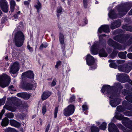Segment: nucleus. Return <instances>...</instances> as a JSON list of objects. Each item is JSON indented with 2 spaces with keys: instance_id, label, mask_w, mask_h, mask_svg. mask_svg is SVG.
Masks as SVG:
<instances>
[{
  "instance_id": "nucleus-47",
  "label": "nucleus",
  "mask_w": 132,
  "mask_h": 132,
  "mask_svg": "<svg viewBox=\"0 0 132 132\" xmlns=\"http://www.w3.org/2000/svg\"><path fill=\"white\" fill-rule=\"evenodd\" d=\"M115 85L117 87H118L120 89L122 88V87L121 86V84L119 83H115Z\"/></svg>"
},
{
  "instance_id": "nucleus-40",
  "label": "nucleus",
  "mask_w": 132,
  "mask_h": 132,
  "mask_svg": "<svg viewBox=\"0 0 132 132\" xmlns=\"http://www.w3.org/2000/svg\"><path fill=\"white\" fill-rule=\"evenodd\" d=\"M6 116L7 117L9 118H13L14 114L12 113H8L6 114Z\"/></svg>"
},
{
  "instance_id": "nucleus-61",
  "label": "nucleus",
  "mask_w": 132,
  "mask_h": 132,
  "mask_svg": "<svg viewBox=\"0 0 132 132\" xmlns=\"http://www.w3.org/2000/svg\"><path fill=\"white\" fill-rule=\"evenodd\" d=\"M129 10V9L126 10H122V12H125L126 13H127V12Z\"/></svg>"
},
{
  "instance_id": "nucleus-22",
  "label": "nucleus",
  "mask_w": 132,
  "mask_h": 132,
  "mask_svg": "<svg viewBox=\"0 0 132 132\" xmlns=\"http://www.w3.org/2000/svg\"><path fill=\"white\" fill-rule=\"evenodd\" d=\"M9 123V119L7 118H5L2 120L1 125L2 126L5 127L8 125Z\"/></svg>"
},
{
  "instance_id": "nucleus-30",
  "label": "nucleus",
  "mask_w": 132,
  "mask_h": 132,
  "mask_svg": "<svg viewBox=\"0 0 132 132\" xmlns=\"http://www.w3.org/2000/svg\"><path fill=\"white\" fill-rule=\"evenodd\" d=\"M123 112V114L125 116H132V112L125 110Z\"/></svg>"
},
{
  "instance_id": "nucleus-12",
  "label": "nucleus",
  "mask_w": 132,
  "mask_h": 132,
  "mask_svg": "<svg viewBox=\"0 0 132 132\" xmlns=\"http://www.w3.org/2000/svg\"><path fill=\"white\" fill-rule=\"evenodd\" d=\"M22 77V78H27L30 79H33L34 78V74L31 71H29L23 73Z\"/></svg>"
},
{
  "instance_id": "nucleus-21",
  "label": "nucleus",
  "mask_w": 132,
  "mask_h": 132,
  "mask_svg": "<svg viewBox=\"0 0 132 132\" xmlns=\"http://www.w3.org/2000/svg\"><path fill=\"white\" fill-rule=\"evenodd\" d=\"M4 108L12 112L14 111L16 109L15 107L10 106L7 105H5L4 106Z\"/></svg>"
},
{
  "instance_id": "nucleus-4",
  "label": "nucleus",
  "mask_w": 132,
  "mask_h": 132,
  "mask_svg": "<svg viewBox=\"0 0 132 132\" xmlns=\"http://www.w3.org/2000/svg\"><path fill=\"white\" fill-rule=\"evenodd\" d=\"M11 81L10 77L5 74H3L0 76V86L4 88L9 84Z\"/></svg>"
},
{
  "instance_id": "nucleus-39",
  "label": "nucleus",
  "mask_w": 132,
  "mask_h": 132,
  "mask_svg": "<svg viewBox=\"0 0 132 132\" xmlns=\"http://www.w3.org/2000/svg\"><path fill=\"white\" fill-rule=\"evenodd\" d=\"M126 99L129 102L132 103V96L128 95L126 97Z\"/></svg>"
},
{
  "instance_id": "nucleus-2",
  "label": "nucleus",
  "mask_w": 132,
  "mask_h": 132,
  "mask_svg": "<svg viewBox=\"0 0 132 132\" xmlns=\"http://www.w3.org/2000/svg\"><path fill=\"white\" fill-rule=\"evenodd\" d=\"M90 51L92 54L95 55L99 53V56L101 57H105L107 56V54L103 49L100 50L97 43H95L91 46Z\"/></svg>"
},
{
  "instance_id": "nucleus-33",
  "label": "nucleus",
  "mask_w": 132,
  "mask_h": 132,
  "mask_svg": "<svg viewBox=\"0 0 132 132\" xmlns=\"http://www.w3.org/2000/svg\"><path fill=\"white\" fill-rule=\"evenodd\" d=\"M117 110L119 112H123L125 110V109L122 106H118L117 108Z\"/></svg>"
},
{
  "instance_id": "nucleus-57",
  "label": "nucleus",
  "mask_w": 132,
  "mask_h": 132,
  "mask_svg": "<svg viewBox=\"0 0 132 132\" xmlns=\"http://www.w3.org/2000/svg\"><path fill=\"white\" fill-rule=\"evenodd\" d=\"M27 48L29 50L31 51L32 52L33 51V48H32L31 47L30 45H28L27 46Z\"/></svg>"
},
{
  "instance_id": "nucleus-16",
  "label": "nucleus",
  "mask_w": 132,
  "mask_h": 132,
  "mask_svg": "<svg viewBox=\"0 0 132 132\" xmlns=\"http://www.w3.org/2000/svg\"><path fill=\"white\" fill-rule=\"evenodd\" d=\"M59 41L61 44V47L63 48L65 47L64 44V35L62 34H60L59 36Z\"/></svg>"
},
{
  "instance_id": "nucleus-36",
  "label": "nucleus",
  "mask_w": 132,
  "mask_h": 132,
  "mask_svg": "<svg viewBox=\"0 0 132 132\" xmlns=\"http://www.w3.org/2000/svg\"><path fill=\"white\" fill-rule=\"evenodd\" d=\"M48 46V45L46 43H44L42 44L40 47L39 48L40 50H42L44 48H45Z\"/></svg>"
},
{
  "instance_id": "nucleus-6",
  "label": "nucleus",
  "mask_w": 132,
  "mask_h": 132,
  "mask_svg": "<svg viewBox=\"0 0 132 132\" xmlns=\"http://www.w3.org/2000/svg\"><path fill=\"white\" fill-rule=\"evenodd\" d=\"M86 61L87 65H94L93 67H91L92 69H94L96 68L97 65L95 63V60L93 57L90 54L87 55L86 58Z\"/></svg>"
},
{
  "instance_id": "nucleus-1",
  "label": "nucleus",
  "mask_w": 132,
  "mask_h": 132,
  "mask_svg": "<svg viewBox=\"0 0 132 132\" xmlns=\"http://www.w3.org/2000/svg\"><path fill=\"white\" fill-rule=\"evenodd\" d=\"M24 40V36L22 32L19 31L15 34L14 41L15 45L17 47L22 46L23 44Z\"/></svg>"
},
{
  "instance_id": "nucleus-14",
  "label": "nucleus",
  "mask_w": 132,
  "mask_h": 132,
  "mask_svg": "<svg viewBox=\"0 0 132 132\" xmlns=\"http://www.w3.org/2000/svg\"><path fill=\"white\" fill-rule=\"evenodd\" d=\"M17 96L19 97L24 99H28L30 97V95L28 93H19L17 94Z\"/></svg>"
},
{
  "instance_id": "nucleus-55",
  "label": "nucleus",
  "mask_w": 132,
  "mask_h": 132,
  "mask_svg": "<svg viewBox=\"0 0 132 132\" xmlns=\"http://www.w3.org/2000/svg\"><path fill=\"white\" fill-rule=\"evenodd\" d=\"M127 57L130 59H132V53L128 54L127 55Z\"/></svg>"
},
{
  "instance_id": "nucleus-25",
  "label": "nucleus",
  "mask_w": 132,
  "mask_h": 132,
  "mask_svg": "<svg viewBox=\"0 0 132 132\" xmlns=\"http://www.w3.org/2000/svg\"><path fill=\"white\" fill-rule=\"evenodd\" d=\"M24 88L25 89L28 90L34 89H35L33 85L29 84L25 85Z\"/></svg>"
},
{
  "instance_id": "nucleus-18",
  "label": "nucleus",
  "mask_w": 132,
  "mask_h": 132,
  "mask_svg": "<svg viewBox=\"0 0 132 132\" xmlns=\"http://www.w3.org/2000/svg\"><path fill=\"white\" fill-rule=\"evenodd\" d=\"M10 11L11 12H13L14 10L16 5V3L14 0H9Z\"/></svg>"
},
{
  "instance_id": "nucleus-10",
  "label": "nucleus",
  "mask_w": 132,
  "mask_h": 132,
  "mask_svg": "<svg viewBox=\"0 0 132 132\" xmlns=\"http://www.w3.org/2000/svg\"><path fill=\"white\" fill-rule=\"evenodd\" d=\"M128 76L126 74H118L117 75V80L122 83H124L126 82L124 79L125 78H128Z\"/></svg>"
},
{
  "instance_id": "nucleus-23",
  "label": "nucleus",
  "mask_w": 132,
  "mask_h": 132,
  "mask_svg": "<svg viewBox=\"0 0 132 132\" xmlns=\"http://www.w3.org/2000/svg\"><path fill=\"white\" fill-rule=\"evenodd\" d=\"M108 15L109 17L112 19H115L116 17V15L113 10L110 11Z\"/></svg>"
},
{
  "instance_id": "nucleus-64",
  "label": "nucleus",
  "mask_w": 132,
  "mask_h": 132,
  "mask_svg": "<svg viewBox=\"0 0 132 132\" xmlns=\"http://www.w3.org/2000/svg\"><path fill=\"white\" fill-rule=\"evenodd\" d=\"M14 17L15 18H17L18 17V16L16 14L14 15Z\"/></svg>"
},
{
  "instance_id": "nucleus-35",
  "label": "nucleus",
  "mask_w": 132,
  "mask_h": 132,
  "mask_svg": "<svg viewBox=\"0 0 132 132\" xmlns=\"http://www.w3.org/2000/svg\"><path fill=\"white\" fill-rule=\"evenodd\" d=\"M106 124L105 122H103L100 127V129L102 130H104L106 127Z\"/></svg>"
},
{
  "instance_id": "nucleus-54",
  "label": "nucleus",
  "mask_w": 132,
  "mask_h": 132,
  "mask_svg": "<svg viewBox=\"0 0 132 132\" xmlns=\"http://www.w3.org/2000/svg\"><path fill=\"white\" fill-rule=\"evenodd\" d=\"M50 126V124H48L46 128V129L45 132H48V131L49 129Z\"/></svg>"
},
{
  "instance_id": "nucleus-28",
  "label": "nucleus",
  "mask_w": 132,
  "mask_h": 132,
  "mask_svg": "<svg viewBox=\"0 0 132 132\" xmlns=\"http://www.w3.org/2000/svg\"><path fill=\"white\" fill-rule=\"evenodd\" d=\"M121 38H122L120 36L118 35L114 37V39L115 40L118 42L121 43H123V42L122 41V40L121 39Z\"/></svg>"
},
{
  "instance_id": "nucleus-56",
  "label": "nucleus",
  "mask_w": 132,
  "mask_h": 132,
  "mask_svg": "<svg viewBox=\"0 0 132 132\" xmlns=\"http://www.w3.org/2000/svg\"><path fill=\"white\" fill-rule=\"evenodd\" d=\"M129 105V107L126 108V109L132 110V104H130Z\"/></svg>"
},
{
  "instance_id": "nucleus-44",
  "label": "nucleus",
  "mask_w": 132,
  "mask_h": 132,
  "mask_svg": "<svg viewBox=\"0 0 132 132\" xmlns=\"http://www.w3.org/2000/svg\"><path fill=\"white\" fill-rule=\"evenodd\" d=\"M5 99L2 98L0 100V106L1 105H3L5 103Z\"/></svg>"
},
{
  "instance_id": "nucleus-60",
  "label": "nucleus",
  "mask_w": 132,
  "mask_h": 132,
  "mask_svg": "<svg viewBox=\"0 0 132 132\" xmlns=\"http://www.w3.org/2000/svg\"><path fill=\"white\" fill-rule=\"evenodd\" d=\"M39 121H40V125H42L43 123V121L40 119H39Z\"/></svg>"
},
{
  "instance_id": "nucleus-49",
  "label": "nucleus",
  "mask_w": 132,
  "mask_h": 132,
  "mask_svg": "<svg viewBox=\"0 0 132 132\" xmlns=\"http://www.w3.org/2000/svg\"><path fill=\"white\" fill-rule=\"evenodd\" d=\"M61 64V62L60 61H59L57 62L56 64L55 65V68H57Z\"/></svg>"
},
{
  "instance_id": "nucleus-26",
  "label": "nucleus",
  "mask_w": 132,
  "mask_h": 132,
  "mask_svg": "<svg viewBox=\"0 0 132 132\" xmlns=\"http://www.w3.org/2000/svg\"><path fill=\"white\" fill-rule=\"evenodd\" d=\"M109 62L110 63L109 64V66L110 67L114 69L117 68V66L116 64L113 62V60H109Z\"/></svg>"
},
{
  "instance_id": "nucleus-24",
  "label": "nucleus",
  "mask_w": 132,
  "mask_h": 132,
  "mask_svg": "<svg viewBox=\"0 0 132 132\" xmlns=\"http://www.w3.org/2000/svg\"><path fill=\"white\" fill-rule=\"evenodd\" d=\"M125 66L119 65L118 67V70L121 71H122L127 73H128L129 70H126L124 69Z\"/></svg>"
},
{
  "instance_id": "nucleus-11",
  "label": "nucleus",
  "mask_w": 132,
  "mask_h": 132,
  "mask_svg": "<svg viewBox=\"0 0 132 132\" xmlns=\"http://www.w3.org/2000/svg\"><path fill=\"white\" fill-rule=\"evenodd\" d=\"M108 130L109 132H119L116 126L112 123H110L109 124Z\"/></svg>"
},
{
  "instance_id": "nucleus-3",
  "label": "nucleus",
  "mask_w": 132,
  "mask_h": 132,
  "mask_svg": "<svg viewBox=\"0 0 132 132\" xmlns=\"http://www.w3.org/2000/svg\"><path fill=\"white\" fill-rule=\"evenodd\" d=\"M115 117L117 119L122 120V123L123 125L129 128L132 129V121L129 120L128 118L123 117L122 114L116 116Z\"/></svg>"
},
{
  "instance_id": "nucleus-43",
  "label": "nucleus",
  "mask_w": 132,
  "mask_h": 132,
  "mask_svg": "<svg viewBox=\"0 0 132 132\" xmlns=\"http://www.w3.org/2000/svg\"><path fill=\"white\" fill-rule=\"evenodd\" d=\"M123 27L127 31H132V27L131 26H128L125 27L123 26Z\"/></svg>"
},
{
  "instance_id": "nucleus-32",
  "label": "nucleus",
  "mask_w": 132,
  "mask_h": 132,
  "mask_svg": "<svg viewBox=\"0 0 132 132\" xmlns=\"http://www.w3.org/2000/svg\"><path fill=\"white\" fill-rule=\"evenodd\" d=\"M118 126V127L124 132H131L130 131H128L127 130H126L125 128L123 127L121 124H119Z\"/></svg>"
},
{
  "instance_id": "nucleus-53",
  "label": "nucleus",
  "mask_w": 132,
  "mask_h": 132,
  "mask_svg": "<svg viewBox=\"0 0 132 132\" xmlns=\"http://www.w3.org/2000/svg\"><path fill=\"white\" fill-rule=\"evenodd\" d=\"M128 91L125 89H124V90H123L122 92V93L124 95H126L128 94Z\"/></svg>"
},
{
  "instance_id": "nucleus-52",
  "label": "nucleus",
  "mask_w": 132,
  "mask_h": 132,
  "mask_svg": "<svg viewBox=\"0 0 132 132\" xmlns=\"http://www.w3.org/2000/svg\"><path fill=\"white\" fill-rule=\"evenodd\" d=\"M62 11V9L61 7H59L57 8V12L58 13H61Z\"/></svg>"
},
{
  "instance_id": "nucleus-62",
  "label": "nucleus",
  "mask_w": 132,
  "mask_h": 132,
  "mask_svg": "<svg viewBox=\"0 0 132 132\" xmlns=\"http://www.w3.org/2000/svg\"><path fill=\"white\" fill-rule=\"evenodd\" d=\"M24 4H25V5H28V4H29V3L27 1H24Z\"/></svg>"
},
{
  "instance_id": "nucleus-50",
  "label": "nucleus",
  "mask_w": 132,
  "mask_h": 132,
  "mask_svg": "<svg viewBox=\"0 0 132 132\" xmlns=\"http://www.w3.org/2000/svg\"><path fill=\"white\" fill-rule=\"evenodd\" d=\"M124 69L125 70H129V72L131 70L130 67L128 66H125Z\"/></svg>"
},
{
  "instance_id": "nucleus-37",
  "label": "nucleus",
  "mask_w": 132,
  "mask_h": 132,
  "mask_svg": "<svg viewBox=\"0 0 132 132\" xmlns=\"http://www.w3.org/2000/svg\"><path fill=\"white\" fill-rule=\"evenodd\" d=\"M35 6L38 12L39 10L41 7V4L39 2H38L37 3V5H36Z\"/></svg>"
},
{
  "instance_id": "nucleus-45",
  "label": "nucleus",
  "mask_w": 132,
  "mask_h": 132,
  "mask_svg": "<svg viewBox=\"0 0 132 132\" xmlns=\"http://www.w3.org/2000/svg\"><path fill=\"white\" fill-rule=\"evenodd\" d=\"M82 108L83 111H86L88 109L87 106L86 104H85L82 106Z\"/></svg>"
},
{
  "instance_id": "nucleus-13",
  "label": "nucleus",
  "mask_w": 132,
  "mask_h": 132,
  "mask_svg": "<svg viewBox=\"0 0 132 132\" xmlns=\"http://www.w3.org/2000/svg\"><path fill=\"white\" fill-rule=\"evenodd\" d=\"M102 31L105 32H109V26L107 25L102 26L99 28L98 30V32L100 33H101Z\"/></svg>"
},
{
  "instance_id": "nucleus-8",
  "label": "nucleus",
  "mask_w": 132,
  "mask_h": 132,
  "mask_svg": "<svg viewBox=\"0 0 132 132\" xmlns=\"http://www.w3.org/2000/svg\"><path fill=\"white\" fill-rule=\"evenodd\" d=\"M0 7L4 12H8L9 5L6 0H1L0 1Z\"/></svg>"
},
{
  "instance_id": "nucleus-17",
  "label": "nucleus",
  "mask_w": 132,
  "mask_h": 132,
  "mask_svg": "<svg viewBox=\"0 0 132 132\" xmlns=\"http://www.w3.org/2000/svg\"><path fill=\"white\" fill-rule=\"evenodd\" d=\"M121 24V22L119 20H116L111 24V28L113 29L119 27Z\"/></svg>"
},
{
  "instance_id": "nucleus-27",
  "label": "nucleus",
  "mask_w": 132,
  "mask_h": 132,
  "mask_svg": "<svg viewBox=\"0 0 132 132\" xmlns=\"http://www.w3.org/2000/svg\"><path fill=\"white\" fill-rule=\"evenodd\" d=\"M12 103L15 105L16 106H18V100L16 97L12 98L11 99Z\"/></svg>"
},
{
  "instance_id": "nucleus-59",
  "label": "nucleus",
  "mask_w": 132,
  "mask_h": 132,
  "mask_svg": "<svg viewBox=\"0 0 132 132\" xmlns=\"http://www.w3.org/2000/svg\"><path fill=\"white\" fill-rule=\"evenodd\" d=\"M9 89L11 90H13V87L12 85L10 86L9 87Z\"/></svg>"
},
{
  "instance_id": "nucleus-51",
  "label": "nucleus",
  "mask_w": 132,
  "mask_h": 132,
  "mask_svg": "<svg viewBox=\"0 0 132 132\" xmlns=\"http://www.w3.org/2000/svg\"><path fill=\"white\" fill-rule=\"evenodd\" d=\"M5 112V110L4 109H3L2 111L0 113V120L1 119L2 117V115Z\"/></svg>"
},
{
  "instance_id": "nucleus-7",
  "label": "nucleus",
  "mask_w": 132,
  "mask_h": 132,
  "mask_svg": "<svg viewBox=\"0 0 132 132\" xmlns=\"http://www.w3.org/2000/svg\"><path fill=\"white\" fill-rule=\"evenodd\" d=\"M74 111V105H70L64 110L63 113L65 116H68L72 114Z\"/></svg>"
},
{
  "instance_id": "nucleus-31",
  "label": "nucleus",
  "mask_w": 132,
  "mask_h": 132,
  "mask_svg": "<svg viewBox=\"0 0 132 132\" xmlns=\"http://www.w3.org/2000/svg\"><path fill=\"white\" fill-rule=\"evenodd\" d=\"M47 111L46 106V104L44 105L42 107V113L43 115H44Z\"/></svg>"
},
{
  "instance_id": "nucleus-29",
  "label": "nucleus",
  "mask_w": 132,
  "mask_h": 132,
  "mask_svg": "<svg viewBox=\"0 0 132 132\" xmlns=\"http://www.w3.org/2000/svg\"><path fill=\"white\" fill-rule=\"evenodd\" d=\"M5 131V132H18L14 129L10 127L6 129Z\"/></svg>"
},
{
  "instance_id": "nucleus-58",
  "label": "nucleus",
  "mask_w": 132,
  "mask_h": 132,
  "mask_svg": "<svg viewBox=\"0 0 132 132\" xmlns=\"http://www.w3.org/2000/svg\"><path fill=\"white\" fill-rule=\"evenodd\" d=\"M87 0H83V3L85 7H86L87 5Z\"/></svg>"
},
{
  "instance_id": "nucleus-48",
  "label": "nucleus",
  "mask_w": 132,
  "mask_h": 132,
  "mask_svg": "<svg viewBox=\"0 0 132 132\" xmlns=\"http://www.w3.org/2000/svg\"><path fill=\"white\" fill-rule=\"evenodd\" d=\"M56 81L55 79H54L53 81L52 82L51 84V86H55L56 85Z\"/></svg>"
},
{
  "instance_id": "nucleus-41",
  "label": "nucleus",
  "mask_w": 132,
  "mask_h": 132,
  "mask_svg": "<svg viewBox=\"0 0 132 132\" xmlns=\"http://www.w3.org/2000/svg\"><path fill=\"white\" fill-rule=\"evenodd\" d=\"M115 42L111 39H109L108 42V44L110 46H114V44Z\"/></svg>"
},
{
  "instance_id": "nucleus-15",
  "label": "nucleus",
  "mask_w": 132,
  "mask_h": 132,
  "mask_svg": "<svg viewBox=\"0 0 132 132\" xmlns=\"http://www.w3.org/2000/svg\"><path fill=\"white\" fill-rule=\"evenodd\" d=\"M121 101V100L119 98L115 99L110 101V104L112 107H115L120 103Z\"/></svg>"
},
{
  "instance_id": "nucleus-46",
  "label": "nucleus",
  "mask_w": 132,
  "mask_h": 132,
  "mask_svg": "<svg viewBox=\"0 0 132 132\" xmlns=\"http://www.w3.org/2000/svg\"><path fill=\"white\" fill-rule=\"evenodd\" d=\"M75 97L74 95H72L70 97V102H72L75 101Z\"/></svg>"
},
{
  "instance_id": "nucleus-5",
  "label": "nucleus",
  "mask_w": 132,
  "mask_h": 132,
  "mask_svg": "<svg viewBox=\"0 0 132 132\" xmlns=\"http://www.w3.org/2000/svg\"><path fill=\"white\" fill-rule=\"evenodd\" d=\"M112 87L109 85H106L103 86L101 90V92L104 93L105 91H106L107 96L109 97L110 99L114 98L115 96L113 95L114 93L112 92Z\"/></svg>"
},
{
  "instance_id": "nucleus-34",
  "label": "nucleus",
  "mask_w": 132,
  "mask_h": 132,
  "mask_svg": "<svg viewBox=\"0 0 132 132\" xmlns=\"http://www.w3.org/2000/svg\"><path fill=\"white\" fill-rule=\"evenodd\" d=\"M91 131L92 132H99V129L98 128L96 127H91Z\"/></svg>"
},
{
  "instance_id": "nucleus-20",
  "label": "nucleus",
  "mask_w": 132,
  "mask_h": 132,
  "mask_svg": "<svg viewBox=\"0 0 132 132\" xmlns=\"http://www.w3.org/2000/svg\"><path fill=\"white\" fill-rule=\"evenodd\" d=\"M51 94L50 92L48 91L44 92L42 96V99L43 100H44L48 97Z\"/></svg>"
},
{
  "instance_id": "nucleus-9",
  "label": "nucleus",
  "mask_w": 132,
  "mask_h": 132,
  "mask_svg": "<svg viewBox=\"0 0 132 132\" xmlns=\"http://www.w3.org/2000/svg\"><path fill=\"white\" fill-rule=\"evenodd\" d=\"M19 64L17 62H15L12 64L10 68L9 72L13 74H15L19 70Z\"/></svg>"
},
{
  "instance_id": "nucleus-42",
  "label": "nucleus",
  "mask_w": 132,
  "mask_h": 132,
  "mask_svg": "<svg viewBox=\"0 0 132 132\" xmlns=\"http://www.w3.org/2000/svg\"><path fill=\"white\" fill-rule=\"evenodd\" d=\"M58 109L57 107H55L54 111V117L56 118L57 117V114L58 111Z\"/></svg>"
},
{
  "instance_id": "nucleus-19",
  "label": "nucleus",
  "mask_w": 132,
  "mask_h": 132,
  "mask_svg": "<svg viewBox=\"0 0 132 132\" xmlns=\"http://www.w3.org/2000/svg\"><path fill=\"white\" fill-rule=\"evenodd\" d=\"M10 125L12 126L18 127L20 126V123L13 119L10 120Z\"/></svg>"
},
{
  "instance_id": "nucleus-38",
  "label": "nucleus",
  "mask_w": 132,
  "mask_h": 132,
  "mask_svg": "<svg viewBox=\"0 0 132 132\" xmlns=\"http://www.w3.org/2000/svg\"><path fill=\"white\" fill-rule=\"evenodd\" d=\"M118 55L119 57L122 59H123L125 57V55L123 52H121L119 53Z\"/></svg>"
},
{
  "instance_id": "nucleus-63",
  "label": "nucleus",
  "mask_w": 132,
  "mask_h": 132,
  "mask_svg": "<svg viewBox=\"0 0 132 132\" xmlns=\"http://www.w3.org/2000/svg\"><path fill=\"white\" fill-rule=\"evenodd\" d=\"M129 14L130 15H132V9L129 13Z\"/></svg>"
}]
</instances>
